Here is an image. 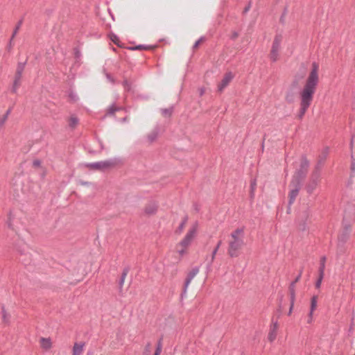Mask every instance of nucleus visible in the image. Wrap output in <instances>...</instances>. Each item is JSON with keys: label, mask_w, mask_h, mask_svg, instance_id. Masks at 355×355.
I'll list each match as a JSON object with an SVG mask.
<instances>
[{"label": "nucleus", "mask_w": 355, "mask_h": 355, "mask_svg": "<svg viewBox=\"0 0 355 355\" xmlns=\"http://www.w3.org/2000/svg\"><path fill=\"white\" fill-rule=\"evenodd\" d=\"M11 112V109H8L6 112V113L4 114V116H6L7 117H8V115L10 114Z\"/></svg>", "instance_id": "obj_41"}, {"label": "nucleus", "mask_w": 355, "mask_h": 355, "mask_svg": "<svg viewBox=\"0 0 355 355\" xmlns=\"http://www.w3.org/2000/svg\"><path fill=\"white\" fill-rule=\"evenodd\" d=\"M347 215H346V214H345V216H344V219L345 220V219L347 218Z\"/></svg>", "instance_id": "obj_47"}, {"label": "nucleus", "mask_w": 355, "mask_h": 355, "mask_svg": "<svg viewBox=\"0 0 355 355\" xmlns=\"http://www.w3.org/2000/svg\"><path fill=\"white\" fill-rule=\"evenodd\" d=\"M199 270H200L199 267H195L188 273L187 277L185 279V282H184V288H183V294L187 293V288H188L191 280L198 273Z\"/></svg>", "instance_id": "obj_10"}, {"label": "nucleus", "mask_w": 355, "mask_h": 355, "mask_svg": "<svg viewBox=\"0 0 355 355\" xmlns=\"http://www.w3.org/2000/svg\"><path fill=\"white\" fill-rule=\"evenodd\" d=\"M282 41V36L281 35L275 36L270 53V59L272 62H276L279 58Z\"/></svg>", "instance_id": "obj_4"}, {"label": "nucleus", "mask_w": 355, "mask_h": 355, "mask_svg": "<svg viewBox=\"0 0 355 355\" xmlns=\"http://www.w3.org/2000/svg\"><path fill=\"white\" fill-rule=\"evenodd\" d=\"M352 146H353V139H352L351 143H350L351 148H352Z\"/></svg>", "instance_id": "obj_45"}, {"label": "nucleus", "mask_w": 355, "mask_h": 355, "mask_svg": "<svg viewBox=\"0 0 355 355\" xmlns=\"http://www.w3.org/2000/svg\"><path fill=\"white\" fill-rule=\"evenodd\" d=\"M313 94L314 90H302L300 92L301 107L298 114L300 119L303 117L307 108L309 107Z\"/></svg>", "instance_id": "obj_2"}, {"label": "nucleus", "mask_w": 355, "mask_h": 355, "mask_svg": "<svg viewBox=\"0 0 355 355\" xmlns=\"http://www.w3.org/2000/svg\"><path fill=\"white\" fill-rule=\"evenodd\" d=\"M110 38L112 40V42H113L115 44H116L119 46H121L120 40H119V37L116 35L110 34Z\"/></svg>", "instance_id": "obj_28"}, {"label": "nucleus", "mask_w": 355, "mask_h": 355, "mask_svg": "<svg viewBox=\"0 0 355 355\" xmlns=\"http://www.w3.org/2000/svg\"><path fill=\"white\" fill-rule=\"evenodd\" d=\"M78 119L72 115L69 120V125L71 128H74L76 127V125H78Z\"/></svg>", "instance_id": "obj_24"}, {"label": "nucleus", "mask_w": 355, "mask_h": 355, "mask_svg": "<svg viewBox=\"0 0 355 355\" xmlns=\"http://www.w3.org/2000/svg\"><path fill=\"white\" fill-rule=\"evenodd\" d=\"M244 245V230L243 227L237 228L230 234L228 241V254L231 257H238L239 250Z\"/></svg>", "instance_id": "obj_1"}, {"label": "nucleus", "mask_w": 355, "mask_h": 355, "mask_svg": "<svg viewBox=\"0 0 355 355\" xmlns=\"http://www.w3.org/2000/svg\"><path fill=\"white\" fill-rule=\"evenodd\" d=\"M119 110V107L112 105L107 110V114H113L116 111Z\"/></svg>", "instance_id": "obj_32"}, {"label": "nucleus", "mask_w": 355, "mask_h": 355, "mask_svg": "<svg viewBox=\"0 0 355 355\" xmlns=\"http://www.w3.org/2000/svg\"><path fill=\"white\" fill-rule=\"evenodd\" d=\"M203 42V38H200L196 42V43L193 45V49H197L199 45Z\"/></svg>", "instance_id": "obj_36"}, {"label": "nucleus", "mask_w": 355, "mask_h": 355, "mask_svg": "<svg viewBox=\"0 0 355 355\" xmlns=\"http://www.w3.org/2000/svg\"><path fill=\"white\" fill-rule=\"evenodd\" d=\"M234 75L232 72H227L224 77L222 78L221 81L219 83L218 87L219 89H223L227 87L228 83L233 79Z\"/></svg>", "instance_id": "obj_11"}, {"label": "nucleus", "mask_w": 355, "mask_h": 355, "mask_svg": "<svg viewBox=\"0 0 355 355\" xmlns=\"http://www.w3.org/2000/svg\"><path fill=\"white\" fill-rule=\"evenodd\" d=\"M317 302H318V297L316 295H314L312 297L311 300V307H310V311L309 313H313V311L315 310L317 307Z\"/></svg>", "instance_id": "obj_21"}, {"label": "nucleus", "mask_w": 355, "mask_h": 355, "mask_svg": "<svg viewBox=\"0 0 355 355\" xmlns=\"http://www.w3.org/2000/svg\"><path fill=\"white\" fill-rule=\"evenodd\" d=\"M312 321H313V313H309V316H308L307 322L308 323H311Z\"/></svg>", "instance_id": "obj_40"}, {"label": "nucleus", "mask_w": 355, "mask_h": 355, "mask_svg": "<svg viewBox=\"0 0 355 355\" xmlns=\"http://www.w3.org/2000/svg\"><path fill=\"white\" fill-rule=\"evenodd\" d=\"M146 353H148L150 352V344H148L146 347Z\"/></svg>", "instance_id": "obj_42"}, {"label": "nucleus", "mask_w": 355, "mask_h": 355, "mask_svg": "<svg viewBox=\"0 0 355 355\" xmlns=\"http://www.w3.org/2000/svg\"><path fill=\"white\" fill-rule=\"evenodd\" d=\"M323 277H324L323 274H322V275L319 274V277H318L317 282H315V287L317 288H319L320 287Z\"/></svg>", "instance_id": "obj_31"}, {"label": "nucleus", "mask_w": 355, "mask_h": 355, "mask_svg": "<svg viewBox=\"0 0 355 355\" xmlns=\"http://www.w3.org/2000/svg\"><path fill=\"white\" fill-rule=\"evenodd\" d=\"M173 110V107H170L168 108L162 109L161 112H162V114L164 117H168V116H170L172 114Z\"/></svg>", "instance_id": "obj_26"}, {"label": "nucleus", "mask_w": 355, "mask_h": 355, "mask_svg": "<svg viewBox=\"0 0 355 355\" xmlns=\"http://www.w3.org/2000/svg\"><path fill=\"white\" fill-rule=\"evenodd\" d=\"M319 66L316 63H313L312 69L307 80L305 89H313L318 82Z\"/></svg>", "instance_id": "obj_5"}, {"label": "nucleus", "mask_w": 355, "mask_h": 355, "mask_svg": "<svg viewBox=\"0 0 355 355\" xmlns=\"http://www.w3.org/2000/svg\"><path fill=\"white\" fill-rule=\"evenodd\" d=\"M237 37V34H234V37Z\"/></svg>", "instance_id": "obj_48"}, {"label": "nucleus", "mask_w": 355, "mask_h": 355, "mask_svg": "<svg viewBox=\"0 0 355 355\" xmlns=\"http://www.w3.org/2000/svg\"><path fill=\"white\" fill-rule=\"evenodd\" d=\"M289 291L291 295V307L289 309L288 315H290L292 312L294 302H295V292H294V284H293L291 286H289Z\"/></svg>", "instance_id": "obj_17"}, {"label": "nucleus", "mask_w": 355, "mask_h": 355, "mask_svg": "<svg viewBox=\"0 0 355 355\" xmlns=\"http://www.w3.org/2000/svg\"><path fill=\"white\" fill-rule=\"evenodd\" d=\"M349 234V227H345L343 233L339 236L338 239L340 241L344 243L347 240Z\"/></svg>", "instance_id": "obj_18"}, {"label": "nucleus", "mask_w": 355, "mask_h": 355, "mask_svg": "<svg viewBox=\"0 0 355 355\" xmlns=\"http://www.w3.org/2000/svg\"><path fill=\"white\" fill-rule=\"evenodd\" d=\"M9 314L6 311L3 306H2V320L4 323L8 324L9 322Z\"/></svg>", "instance_id": "obj_27"}, {"label": "nucleus", "mask_w": 355, "mask_h": 355, "mask_svg": "<svg viewBox=\"0 0 355 355\" xmlns=\"http://www.w3.org/2000/svg\"><path fill=\"white\" fill-rule=\"evenodd\" d=\"M187 220H188V218L187 216L184 218L183 220L180 224V225L178 227V229L175 230V233L176 234H181V232H182V230H184V228L185 227V225H186V223L187 222Z\"/></svg>", "instance_id": "obj_25"}, {"label": "nucleus", "mask_w": 355, "mask_h": 355, "mask_svg": "<svg viewBox=\"0 0 355 355\" xmlns=\"http://www.w3.org/2000/svg\"><path fill=\"white\" fill-rule=\"evenodd\" d=\"M7 119H8V117L4 115L0 118V128L5 124Z\"/></svg>", "instance_id": "obj_35"}, {"label": "nucleus", "mask_w": 355, "mask_h": 355, "mask_svg": "<svg viewBox=\"0 0 355 355\" xmlns=\"http://www.w3.org/2000/svg\"><path fill=\"white\" fill-rule=\"evenodd\" d=\"M159 135V129L157 128L153 130L148 135V140L150 143L153 142L156 140Z\"/></svg>", "instance_id": "obj_16"}, {"label": "nucleus", "mask_w": 355, "mask_h": 355, "mask_svg": "<svg viewBox=\"0 0 355 355\" xmlns=\"http://www.w3.org/2000/svg\"><path fill=\"white\" fill-rule=\"evenodd\" d=\"M82 184L87 185V184H88V183L87 182H82Z\"/></svg>", "instance_id": "obj_46"}, {"label": "nucleus", "mask_w": 355, "mask_h": 355, "mask_svg": "<svg viewBox=\"0 0 355 355\" xmlns=\"http://www.w3.org/2000/svg\"><path fill=\"white\" fill-rule=\"evenodd\" d=\"M320 177V171L317 168L312 173L310 179L306 185V190L307 193H312L313 192L318 184Z\"/></svg>", "instance_id": "obj_8"}, {"label": "nucleus", "mask_w": 355, "mask_h": 355, "mask_svg": "<svg viewBox=\"0 0 355 355\" xmlns=\"http://www.w3.org/2000/svg\"><path fill=\"white\" fill-rule=\"evenodd\" d=\"M161 352H162V343H161V341L159 340L158 342L157 347V349L155 350L154 355H159Z\"/></svg>", "instance_id": "obj_33"}, {"label": "nucleus", "mask_w": 355, "mask_h": 355, "mask_svg": "<svg viewBox=\"0 0 355 355\" xmlns=\"http://www.w3.org/2000/svg\"><path fill=\"white\" fill-rule=\"evenodd\" d=\"M157 209V205L155 202H150L148 203L146 208L145 212L146 214L151 215L154 214Z\"/></svg>", "instance_id": "obj_13"}, {"label": "nucleus", "mask_w": 355, "mask_h": 355, "mask_svg": "<svg viewBox=\"0 0 355 355\" xmlns=\"http://www.w3.org/2000/svg\"><path fill=\"white\" fill-rule=\"evenodd\" d=\"M221 244H222V241H219L218 244H217V245H216V247L215 248V249L214 250V251L212 252V254H211V261H213V260L214 259L215 255L217 253V251L219 249V248L221 245Z\"/></svg>", "instance_id": "obj_29"}, {"label": "nucleus", "mask_w": 355, "mask_h": 355, "mask_svg": "<svg viewBox=\"0 0 355 355\" xmlns=\"http://www.w3.org/2000/svg\"><path fill=\"white\" fill-rule=\"evenodd\" d=\"M116 162L114 160H105L101 161L94 163H89L85 166L92 170L96 171H104L105 169L110 168L115 165Z\"/></svg>", "instance_id": "obj_7"}, {"label": "nucleus", "mask_w": 355, "mask_h": 355, "mask_svg": "<svg viewBox=\"0 0 355 355\" xmlns=\"http://www.w3.org/2000/svg\"><path fill=\"white\" fill-rule=\"evenodd\" d=\"M69 97L70 100L73 102H75L78 98L77 95L75 93H73V92H71L69 94Z\"/></svg>", "instance_id": "obj_34"}, {"label": "nucleus", "mask_w": 355, "mask_h": 355, "mask_svg": "<svg viewBox=\"0 0 355 355\" xmlns=\"http://www.w3.org/2000/svg\"><path fill=\"white\" fill-rule=\"evenodd\" d=\"M309 166V163L308 160L304 157L302 158L300 168L295 173L291 182H294V183L297 184L298 183L301 184L302 181L306 175Z\"/></svg>", "instance_id": "obj_3"}, {"label": "nucleus", "mask_w": 355, "mask_h": 355, "mask_svg": "<svg viewBox=\"0 0 355 355\" xmlns=\"http://www.w3.org/2000/svg\"><path fill=\"white\" fill-rule=\"evenodd\" d=\"M329 150L328 147H325L322 150L321 154L320 155V157H319V159H320L319 161L320 162L325 160V159L327 158V157L329 154Z\"/></svg>", "instance_id": "obj_23"}, {"label": "nucleus", "mask_w": 355, "mask_h": 355, "mask_svg": "<svg viewBox=\"0 0 355 355\" xmlns=\"http://www.w3.org/2000/svg\"><path fill=\"white\" fill-rule=\"evenodd\" d=\"M128 272H129V268H125L123 270V272H122V275H121V279L119 281V288H120V289H121V288H122V286L123 285V283L125 282V279Z\"/></svg>", "instance_id": "obj_22"}, {"label": "nucleus", "mask_w": 355, "mask_h": 355, "mask_svg": "<svg viewBox=\"0 0 355 355\" xmlns=\"http://www.w3.org/2000/svg\"><path fill=\"white\" fill-rule=\"evenodd\" d=\"M255 186H256V183H255V182L254 181V182H252L251 183V196H252H252H253V192H254V189H255Z\"/></svg>", "instance_id": "obj_39"}, {"label": "nucleus", "mask_w": 355, "mask_h": 355, "mask_svg": "<svg viewBox=\"0 0 355 355\" xmlns=\"http://www.w3.org/2000/svg\"><path fill=\"white\" fill-rule=\"evenodd\" d=\"M187 248H181L179 246V244L177 245V252H178V254L181 256H182L183 254H184L187 252Z\"/></svg>", "instance_id": "obj_30"}, {"label": "nucleus", "mask_w": 355, "mask_h": 355, "mask_svg": "<svg viewBox=\"0 0 355 355\" xmlns=\"http://www.w3.org/2000/svg\"><path fill=\"white\" fill-rule=\"evenodd\" d=\"M22 70H23V67L22 66H19L18 67L17 70V73H16V76H15V81H14L15 87L19 86L18 83H19V81L20 80Z\"/></svg>", "instance_id": "obj_19"}, {"label": "nucleus", "mask_w": 355, "mask_h": 355, "mask_svg": "<svg viewBox=\"0 0 355 355\" xmlns=\"http://www.w3.org/2000/svg\"><path fill=\"white\" fill-rule=\"evenodd\" d=\"M302 271H300V274L297 275V277L295 278V279L291 284L290 286L293 284L294 287L295 286V284L300 280L301 277Z\"/></svg>", "instance_id": "obj_37"}, {"label": "nucleus", "mask_w": 355, "mask_h": 355, "mask_svg": "<svg viewBox=\"0 0 355 355\" xmlns=\"http://www.w3.org/2000/svg\"><path fill=\"white\" fill-rule=\"evenodd\" d=\"M277 328H278L277 322H274L272 324V325L271 326L270 332L268 334V340L270 342H272L275 339Z\"/></svg>", "instance_id": "obj_12"}, {"label": "nucleus", "mask_w": 355, "mask_h": 355, "mask_svg": "<svg viewBox=\"0 0 355 355\" xmlns=\"http://www.w3.org/2000/svg\"><path fill=\"white\" fill-rule=\"evenodd\" d=\"M352 170L354 171V163L352 162V166H351Z\"/></svg>", "instance_id": "obj_43"}, {"label": "nucleus", "mask_w": 355, "mask_h": 355, "mask_svg": "<svg viewBox=\"0 0 355 355\" xmlns=\"http://www.w3.org/2000/svg\"><path fill=\"white\" fill-rule=\"evenodd\" d=\"M84 345L83 343H76L73 347L72 355H80L83 352Z\"/></svg>", "instance_id": "obj_14"}, {"label": "nucleus", "mask_w": 355, "mask_h": 355, "mask_svg": "<svg viewBox=\"0 0 355 355\" xmlns=\"http://www.w3.org/2000/svg\"><path fill=\"white\" fill-rule=\"evenodd\" d=\"M198 230V223H196L189 229L184 238L180 242L179 246L181 248H188L191 243L193 239L196 235Z\"/></svg>", "instance_id": "obj_6"}, {"label": "nucleus", "mask_w": 355, "mask_h": 355, "mask_svg": "<svg viewBox=\"0 0 355 355\" xmlns=\"http://www.w3.org/2000/svg\"><path fill=\"white\" fill-rule=\"evenodd\" d=\"M350 209H351L352 214H354L355 213V209L352 207Z\"/></svg>", "instance_id": "obj_44"}, {"label": "nucleus", "mask_w": 355, "mask_h": 355, "mask_svg": "<svg viewBox=\"0 0 355 355\" xmlns=\"http://www.w3.org/2000/svg\"><path fill=\"white\" fill-rule=\"evenodd\" d=\"M290 188H291V191H290V193H289V201H288V203L289 205H292L296 197L298 195V193H299V191L301 188V184H295L294 182H291V184H290Z\"/></svg>", "instance_id": "obj_9"}, {"label": "nucleus", "mask_w": 355, "mask_h": 355, "mask_svg": "<svg viewBox=\"0 0 355 355\" xmlns=\"http://www.w3.org/2000/svg\"><path fill=\"white\" fill-rule=\"evenodd\" d=\"M326 257L323 256L321 257L320 261V267H319V274H324V268H325V262H326Z\"/></svg>", "instance_id": "obj_20"}, {"label": "nucleus", "mask_w": 355, "mask_h": 355, "mask_svg": "<svg viewBox=\"0 0 355 355\" xmlns=\"http://www.w3.org/2000/svg\"><path fill=\"white\" fill-rule=\"evenodd\" d=\"M40 343L41 347L46 350L49 349L52 345L51 339L47 338H41L40 340Z\"/></svg>", "instance_id": "obj_15"}, {"label": "nucleus", "mask_w": 355, "mask_h": 355, "mask_svg": "<svg viewBox=\"0 0 355 355\" xmlns=\"http://www.w3.org/2000/svg\"><path fill=\"white\" fill-rule=\"evenodd\" d=\"M33 165L34 167H39L41 165V162L39 159H35L33 161Z\"/></svg>", "instance_id": "obj_38"}]
</instances>
